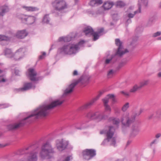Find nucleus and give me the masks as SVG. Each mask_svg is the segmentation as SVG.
<instances>
[{"label": "nucleus", "instance_id": "1", "mask_svg": "<svg viewBox=\"0 0 161 161\" xmlns=\"http://www.w3.org/2000/svg\"><path fill=\"white\" fill-rule=\"evenodd\" d=\"M64 100L60 101L57 100L52 102L50 104H43L39 106L32 112L31 114L21 120L19 123H14L9 125L8 126L9 130H15L26 123H30L34 119L41 117H45L49 112L50 110L54 107L61 104Z\"/></svg>", "mask_w": 161, "mask_h": 161}, {"label": "nucleus", "instance_id": "2", "mask_svg": "<svg viewBox=\"0 0 161 161\" xmlns=\"http://www.w3.org/2000/svg\"><path fill=\"white\" fill-rule=\"evenodd\" d=\"M115 43L116 45L118 46V48L115 54L112 55L111 58L109 59H106L105 61V64H108L110 62L114 63L117 59V56L121 57L126 53L129 52L127 49L124 48L122 45V42L119 39H116L115 40Z\"/></svg>", "mask_w": 161, "mask_h": 161}, {"label": "nucleus", "instance_id": "3", "mask_svg": "<svg viewBox=\"0 0 161 161\" xmlns=\"http://www.w3.org/2000/svg\"><path fill=\"white\" fill-rule=\"evenodd\" d=\"M115 129L113 126H109L107 130H104L100 131L101 134H105L106 138L101 143V145L104 146L107 142H109L111 146L114 147L116 146V141L115 137H113Z\"/></svg>", "mask_w": 161, "mask_h": 161}, {"label": "nucleus", "instance_id": "4", "mask_svg": "<svg viewBox=\"0 0 161 161\" xmlns=\"http://www.w3.org/2000/svg\"><path fill=\"white\" fill-rule=\"evenodd\" d=\"M55 153L54 148L52 147L51 144L49 142H46L42 147L40 156L43 159H48L53 158Z\"/></svg>", "mask_w": 161, "mask_h": 161}, {"label": "nucleus", "instance_id": "5", "mask_svg": "<svg viewBox=\"0 0 161 161\" xmlns=\"http://www.w3.org/2000/svg\"><path fill=\"white\" fill-rule=\"evenodd\" d=\"M90 78V76L88 75H83L78 80H75L71 84H70L64 91L63 96H66L71 93L73 91L75 86L79 83L82 81V82H87Z\"/></svg>", "mask_w": 161, "mask_h": 161}, {"label": "nucleus", "instance_id": "6", "mask_svg": "<svg viewBox=\"0 0 161 161\" xmlns=\"http://www.w3.org/2000/svg\"><path fill=\"white\" fill-rule=\"evenodd\" d=\"M122 123V128L123 131H125L126 128L130 127L131 124L134 123L135 120L134 117L130 116H126L121 119Z\"/></svg>", "mask_w": 161, "mask_h": 161}, {"label": "nucleus", "instance_id": "7", "mask_svg": "<svg viewBox=\"0 0 161 161\" xmlns=\"http://www.w3.org/2000/svg\"><path fill=\"white\" fill-rule=\"evenodd\" d=\"M77 45L69 44L64 45L61 48V52L65 54L71 55L77 52Z\"/></svg>", "mask_w": 161, "mask_h": 161}, {"label": "nucleus", "instance_id": "8", "mask_svg": "<svg viewBox=\"0 0 161 161\" xmlns=\"http://www.w3.org/2000/svg\"><path fill=\"white\" fill-rule=\"evenodd\" d=\"M53 6L55 9L60 11L67 8L68 5L63 0H56L53 3Z\"/></svg>", "mask_w": 161, "mask_h": 161}, {"label": "nucleus", "instance_id": "9", "mask_svg": "<svg viewBox=\"0 0 161 161\" xmlns=\"http://www.w3.org/2000/svg\"><path fill=\"white\" fill-rule=\"evenodd\" d=\"M18 18L22 22L27 25L33 24L36 19V17L34 16H27L23 14L18 15Z\"/></svg>", "mask_w": 161, "mask_h": 161}, {"label": "nucleus", "instance_id": "10", "mask_svg": "<svg viewBox=\"0 0 161 161\" xmlns=\"http://www.w3.org/2000/svg\"><path fill=\"white\" fill-rule=\"evenodd\" d=\"M147 3L148 0H140V1H139L138 4V10L135 11L133 14L130 13L127 14L125 16V17L130 19L133 18L136 14L141 12L142 6H146L147 5Z\"/></svg>", "mask_w": 161, "mask_h": 161}, {"label": "nucleus", "instance_id": "11", "mask_svg": "<svg viewBox=\"0 0 161 161\" xmlns=\"http://www.w3.org/2000/svg\"><path fill=\"white\" fill-rule=\"evenodd\" d=\"M82 153L83 158L86 160L91 159L96 155V151L92 149H87L84 151Z\"/></svg>", "mask_w": 161, "mask_h": 161}, {"label": "nucleus", "instance_id": "12", "mask_svg": "<svg viewBox=\"0 0 161 161\" xmlns=\"http://www.w3.org/2000/svg\"><path fill=\"white\" fill-rule=\"evenodd\" d=\"M68 145V141L61 139L57 141L56 146L59 151H62L67 147Z\"/></svg>", "mask_w": 161, "mask_h": 161}, {"label": "nucleus", "instance_id": "13", "mask_svg": "<svg viewBox=\"0 0 161 161\" xmlns=\"http://www.w3.org/2000/svg\"><path fill=\"white\" fill-rule=\"evenodd\" d=\"M28 75L30 79L32 81H38L39 79L42 78L41 77L36 78L37 72L35 69L33 68H30L28 69Z\"/></svg>", "mask_w": 161, "mask_h": 161}, {"label": "nucleus", "instance_id": "14", "mask_svg": "<svg viewBox=\"0 0 161 161\" xmlns=\"http://www.w3.org/2000/svg\"><path fill=\"white\" fill-rule=\"evenodd\" d=\"M140 129L137 124L133 125L131 128L130 136V138L135 137L140 132Z\"/></svg>", "mask_w": 161, "mask_h": 161}, {"label": "nucleus", "instance_id": "15", "mask_svg": "<svg viewBox=\"0 0 161 161\" xmlns=\"http://www.w3.org/2000/svg\"><path fill=\"white\" fill-rule=\"evenodd\" d=\"M104 31H98V32H95L94 31H83L84 33L86 36L90 35L93 37V40L96 41L99 37V34L102 33Z\"/></svg>", "mask_w": 161, "mask_h": 161}, {"label": "nucleus", "instance_id": "16", "mask_svg": "<svg viewBox=\"0 0 161 161\" xmlns=\"http://www.w3.org/2000/svg\"><path fill=\"white\" fill-rule=\"evenodd\" d=\"M35 87V86L33 85L32 83H26L24 84L23 87L19 89H16L14 90V91L16 92H23L28 90L32 88L34 89Z\"/></svg>", "mask_w": 161, "mask_h": 161}, {"label": "nucleus", "instance_id": "17", "mask_svg": "<svg viewBox=\"0 0 161 161\" xmlns=\"http://www.w3.org/2000/svg\"><path fill=\"white\" fill-rule=\"evenodd\" d=\"M161 117V109H158L150 114L148 117L149 119L159 118Z\"/></svg>", "mask_w": 161, "mask_h": 161}, {"label": "nucleus", "instance_id": "18", "mask_svg": "<svg viewBox=\"0 0 161 161\" xmlns=\"http://www.w3.org/2000/svg\"><path fill=\"white\" fill-rule=\"evenodd\" d=\"M28 33L26 31H18L13 35V37L16 38L21 39L24 38L27 36Z\"/></svg>", "mask_w": 161, "mask_h": 161}, {"label": "nucleus", "instance_id": "19", "mask_svg": "<svg viewBox=\"0 0 161 161\" xmlns=\"http://www.w3.org/2000/svg\"><path fill=\"white\" fill-rule=\"evenodd\" d=\"M37 153L34 151L30 153L28 156L27 161H36L37 159Z\"/></svg>", "mask_w": 161, "mask_h": 161}, {"label": "nucleus", "instance_id": "20", "mask_svg": "<svg viewBox=\"0 0 161 161\" xmlns=\"http://www.w3.org/2000/svg\"><path fill=\"white\" fill-rule=\"evenodd\" d=\"M9 8L6 5L0 7V16H3L5 14L9 11Z\"/></svg>", "mask_w": 161, "mask_h": 161}, {"label": "nucleus", "instance_id": "21", "mask_svg": "<svg viewBox=\"0 0 161 161\" xmlns=\"http://www.w3.org/2000/svg\"><path fill=\"white\" fill-rule=\"evenodd\" d=\"M97 100V98H94L90 101L85 104L82 107V109H87L90 108L93 103Z\"/></svg>", "mask_w": 161, "mask_h": 161}, {"label": "nucleus", "instance_id": "22", "mask_svg": "<svg viewBox=\"0 0 161 161\" xmlns=\"http://www.w3.org/2000/svg\"><path fill=\"white\" fill-rule=\"evenodd\" d=\"M114 4L113 2L108 1L104 3L103 7L105 10H107L110 8Z\"/></svg>", "mask_w": 161, "mask_h": 161}, {"label": "nucleus", "instance_id": "23", "mask_svg": "<svg viewBox=\"0 0 161 161\" xmlns=\"http://www.w3.org/2000/svg\"><path fill=\"white\" fill-rule=\"evenodd\" d=\"M22 7L27 11L33 12L38 10V9L37 7H28L23 6H22Z\"/></svg>", "mask_w": 161, "mask_h": 161}, {"label": "nucleus", "instance_id": "24", "mask_svg": "<svg viewBox=\"0 0 161 161\" xmlns=\"http://www.w3.org/2000/svg\"><path fill=\"white\" fill-rule=\"evenodd\" d=\"M103 3L101 0H92L90 3V5L92 6H94L101 4Z\"/></svg>", "mask_w": 161, "mask_h": 161}, {"label": "nucleus", "instance_id": "25", "mask_svg": "<svg viewBox=\"0 0 161 161\" xmlns=\"http://www.w3.org/2000/svg\"><path fill=\"white\" fill-rule=\"evenodd\" d=\"M4 54L7 57L12 58L14 56L11 49L6 48L4 50Z\"/></svg>", "mask_w": 161, "mask_h": 161}, {"label": "nucleus", "instance_id": "26", "mask_svg": "<svg viewBox=\"0 0 161 161\" xmlns=\"http://www.w3.org/2000/svg\"><path fill=\"white\" fill-rule=\"evenodd\" d=\"M97 113V112L96 113L90 112L88 114L87 117L91 119H96Z\"/></svg>", "mask_w": 161, "mask_h": 161}, {"label": "nucleus", "instance_id": "27", "mask_svg": "<svg viewBox=\"0 0 161 161\" xmlns=\"http://www.w3.org/2000/svg\"><path fill=\"white\" fill-rule=\"evenodd\" d=\"M155 21V18L152 17L149 19L148 21L145 25L146 27H150L151 26Z\"/></svg>", "mask_w": 161, "mask_h": 161}, {"label": "nucleus", "instance_id": "28", "mask_svg": "<svg viewBox=\"0 0 161 161\" xmlns=\"http://www.w3.org/2000/svg\"><path fill=\"white\" fill-rule=\"evenodd\" d=\"M103 101L104 103L105 108L106 111H111V108L110 106L108 104V101L107 99H103Z\"/></svg>", "mask_w": 161, "mask_h": 161}, {"label": "nucleus", "instance_id": "29", "mask_svg": "<svg viewBox=\"0 0 161 161\" xmlns=\"http://www.w3.org/2000/svg\"><path fill=\"white\" fill-rule=\"evenodd\" d=\"M50 19L48 14L44 15L42 20V22L43 24H49Z\"/></svg>", "mask_w": 161, "mask_h": 161}, {"label": "nucleus", "instance_id": "30", "mask_svg": "<svg viewBox=\"0 0 161 161\" xmlns=\"http://www.w3.org/2000/svg\"><path fill=\"white\" fill-rule=\"evenodd\" d=\"M107 118V116L106 115H103L102 114L97 112V115L96 119L99 121L103 119H105Z\"/></svg>", "mask_w": 161, "mask_h": 161}, {"label": "nucleus", "instance_id": "31", "mask_svg": "<svg viewBox=\"0 0 161 161\" xmlns=\"http://www.w3.org/2000/svg\"><path fill=\"white\" fill-rule=\"evenodd\" d=\"M143 109L141 108L139 110L135 112V113H133L131 115V116L132 117H134V119L135 120V118L136 117L139 116L143 112Z\"/></svg>", "mask_w": 161, "mask_h": 161}, {"label": "nucleus", "instance_id": "32", "mask_svg": "<svg viewBox=\"0 0 161 161\" xmlns=\"http://www.w3.org/2000/svg\"><path fill=\"white\" fill-rule=\"evenodd\" d=\"M138 39V37H136L133 39L132 40L130 44V46L131 47L132 49L134 48L136 46V42L137 41Z\"/></svg>", "mask_w": 161, "mask_h": 161}, {"label": "nucleus", "instance_id": "33", "mask_svg": "<svg viewBox=\"0 0 161 161\" xmlns=\"http://www.w3.org/2000/svg\"><path fill=\"white\" fill-rule=\"evenodd\" d=\"M10 37L0 35V41H7L10 40Z\"/></svg>", "mask_w": 161, "mask_h": 161}, {"label": "nucleus", "instance_id": "34", "mask_svg": "<svg viewBox=\"0 0 161 161\" xmlns=\"http://www.w3.org/2000/svg\"><path fill=\"white\" fill-rule=\"evenodd\" d=\"M140 88H139V86L137 85H135L130 90V92L134 93L136 92L138 90L140 89Z\"/></svg>", "mask_w": 161, "mask_h": 161}, {"label": "nucleus", "instance_id": "35", "mask_svg": "<svg viewBox=\"0 0 161 161\" xmlns=\"http://www.w3.org/2000/svg\"><path fill=\"white\" fill-rule=\"evenodd\" d=\"M70 40L71 39L70 38H69L68 37H60L58 39V41L59 42L64 41V42H68L70 41Z\"/></svg>", "mask_w": 161, "mask_h": 161}, {"label": "nucleus", "instance_id": "36", "mask_svg": "<svg viewBox=\"0 0 161 161\" xmlns=\"http://www.w3.org/2000/svg\"><path fill=\"white\" fill-rule=\"evenodd\" d=\"M148 80H146L141 82L139 86V88L141 89L144 86L147 85L148 84Z\"/></svg>", "mask_w": 161, "mask_h": 161}, {"label": "nucleus", "instance_id": "37", "mask_svg": "<svg viewBox=\"0 0 161 161\" xmlns=\"http://www.w3.org/2000/svg\"><path fill=\"white\" fill-rule=\"evenodd\" d=\"M129 103H125L122 107L121 108L122 110L124 112L126 111L129 107Z\"/></svg>", "mask_w": 161, "mask_h": 161}, {"label": "nucleus", "instance_id": "38", "mask_svg": "<svg viewBox=\"0 0 161 161\" xmlns=\"http://www.w3.org/2000/svg\"><path fill=\"white\" fill-rule=\"evenodd\" d=\"M116 5L117 7H122L125 6V4L122 1H118L116 2Z\"/></svg>", "mask_w": 161, "mask_h": 161}, {"label": "nucleus", "instance_id": "39", "mask_svg": "<svg viewBox=\"0 0 161 161\" xmlns=\"http://www.w3.org/2000/svg\"><path fill=\"white\" fill-rule=\"evenodd\" d=\"M85 41L84 40H80L77 44H75V45H77V51L78 50V49L79 48V46L80 47H82L83 46V45L85 43Z\"/></svg>", "mask_w": 161, "mask_h": 161}, {"label": "nucleus", "instance_id": "40", "mask_svg": "<svg viewBox=\"0 0 161 161\" xmlns=\"http://www.w3.org/2000/svg\"><path fill=\"white\" fill-rule=\"evenodd\" d=\"M115 72V71L112 69L110 70L108 73L107 76L108 77L110 78L112 77Z\"/></svg>", "mask_w": 161, "mask_h": 161}, {"label": "nucleus", "instance_id": "41", "mask_svg": "<svg viewBox=\"0 0 161 161\" xmlns=\"http://www.w3.org/2000/svg\"><path fill=\"white\" fill-rule=\"evenodd\" d=\"M2 72V70L0 69V82H4L6 81V80L4 78H2V77L3 76V75L1 74Z\"/></svg>", "mask_w": 161, "mask_h": 161}, {"label": "nucleus", "instance_id": "42", "mask_svg": "<svg viewBox=\"0 0 161 161\" xmlns=\"http://www.w3.org/2000/svg\"><path fill=\"white\" fill-rule=\"evenodd\" d=\"M23 49V48H20L17 51L14 55L17 56L18 55H21V54H22L23 53L22 51Z\"/></svg>", "mask_w": 161, "mask_h": 161}, {"label": "nucleus", "instance_id": "43", "mask_svg": "<svg viewBox=\"0 0 161 161\" xmlns=\"http://www.w3.org/2000/svg\"><path fill=\"white\" fill-rule=\"evenodd\" d=\"M84 30H83L85 31H90L93 30L92 28L90 26L84 25Z\"/></svg>", "mask_w": 161, "mask_h": 161}, {"label": "nucleus", "instance_id": "44", "mask_svg": "<svg viewBox=\"0 0 161 161\" xmlns=\"http://www.w3.org/2000/svg\"><path fill=\"white\" fill-rule=\"evenodd\" d=\"M119 119H114L113 120V124L114 125H116L117 127H118L119 125Z\"/></svg>", "mask_w": 161, "mask_h": 161}, {"label": "nucleus", "instance_id": "45", "mask_svg": "<svg viewBox=\"0 0 161 161\" xmlns=\"http://www.w3.org/2000/svg\"><path fill=\"white\" fill-rule=\"evenodd\" d=\"M114 97V94H109L104 99H107L108 102L109 99H112Z\"/></svg>", "mask_w": 161, "mask_h": 161}, {"label": "nucleus", "instance_id": "46", "mask_svg": "<svg viewBox=\"0 0 161 161\" xmlns=\"http://www.w3.org/2000/svg\"><path fill=\"white\" fill-rule=\"evenodd\" d=\"M112 18L114 20L116 21L119 19V17L118 14H114L113 15Z\"/></svg>", "mask_w": 161, "mask_h": 161}, {"label": "nucleus", "instance_id": "47", "mask_svg": "<svg viewBox=\"0 0 161 161\" xmlns=\"http://www.w3.org/2000/svg\"><path fill=\"white\" fill-rule=\"evenodd\" d=\"M127 63L126 61H125L124 62H122L121 63H120L119 65V67L120 68L121 67H122L124 65H125Z\"/></svg>", "mask_w": 161, "mask_h": 161}, {"label": "nucleus", "instance_id": "48", "mask_svg": "<svg viewBox=\"0 0 161 161\" xmlns=\"http://www.w3.org/2000/svg\"><path fill=\"white\" fill-rule=\"evenodd\" d=\"M161 34V32L159 31L157 32L154 34L153 35V36L154 37H156L157 36H160Z\"/></svg>", "mask_w": 161, "mask_h": 161}, {"label": "nucleus", "instance_id": "49", "mask_svg": "<svg viewBox=\"0 0 161 161\" xmlns=\"http://www.w3.org/2000/svg\"><path fill=\"white\" fill-rule=\"evenodd\" d=\"M125 20L126 22V23L127 24H129L131 22V19H130L127 18L125 17Z\"/></svg>", "mask_w": 161, "mask_h": 161}, {"label": "nucleus", "instance_id": "50", "mask_svg": "<svg viewBox=\"0 0 161 161\" xmlns=\"http://www.w3.org/2000/svg\"><path fill=\"white\" fill-rule=\"evenodd\" d=\"M120 92L121 93L123 94L124 95H125L126 96L128 97L129 96V94L128 92H125L123 91H121Z\"/></svg>", "mask_w": 161, "mask_h": 161}, {"label": "nucleus", "instance_id": "51", "mask_svg": "<svg viewBox=\"0 0 161 161\" xmlns=\"http://www.w3.org/2000/svg\"><path fill=\"white\" fill-rule=\"evenodd\" d=\"M46 53L45 52H43V53L42 54L40 55L39 56V58L40 59H42L43 58V56H44L46 55Z\"/></svg>", "mask_w": 161, "mask_h": 161}, {"label": "nucleus", "instance_id": "52", "mask_svg": "<svg viewBox=\"0 0 161 161\" xmlns=\"http://www.w3.org/2000/svg\"><path fill=\"white\" fill-rule=\"evenodd\" d=\"M103 92H100L99 94L95 98H97V100L103 94Z\"/></svg>", "mask_w": 161, "mask_h": 161}, {"label": "nucleus", "instance_id": "53", "mask_svg": "<svg viewBox=\"0 0 161 161\" xmlns=\"http://www.w3.org/2000/svg\"><path fill=\"white\" fill-rule=\"evenodd\" d=\"M78 75V72L76 70H75L73 73V76L77 75Z\"/></svg>", "mask_w": 161, "mask_h": 161}, {"label": "nucleus", "instance_id": "54", "mask_svg": "<svg viewBox=\"0 0 161 161\" xmlns=\"http://www.w3.org/2000/svg\"><path fill=\"white\" fill-rule=\"evenodd\" d=\"M157 141V140L156 139H154L151 143L150 146H152L153 144L156 143Z\"/></svg>", "mask_w": 161, "mask_h": 161}, {"label": "nucleus", "instance_id": "55", "mask_svg": "<svg viewBox=\"0 0 161 161\" xmlns=\"http://www.w3.org/2000/svg\"><path fill=\"white\" fill-rule=\"evenodd\" d=\"M19 70L17 69H15V74L17 75H19Z\"/></svg>", "mask_w": 161, "mask_h": 161}, {"label": "nucleus", "instance_id": "56", "mask_svg": "<svg viewBox=\"0 0 161 161\" xmlns=\"http://www.w3.org/2000/svg\"><path fill=\"white\" fill-rule=\"evenodd\" d=\"M161 136V134L160 133H158L156 134L155 136L156 138H159Z\"/></svg>", "mask_w": 161, "mask_h": 161}, {"label": "nucleus", "instance_id": "57", "mask_svg": "<svg viewBox=\"0 0 161 161\" xmlns=\"http://www.w3.org/2000/svg\"><path fill=\"white\" fill-rule=\"evenodd\" d=\"M157 76L159 78H161V72H158L157 75Z\"/></svg>", "mask_w": 161, "mask_h": 161}, {"label": "nucleus", "instance_id": "58", "mask_svg": "<svg viewBox=\"0 0 161 161\" xmlns=\"http://www.w3.org/2000/svg\"><path fill=\"white\" fill-rule=\"evenodd\" d=\"M112 103H114L116 102V100L115 98H114V97L112 99Z\"/></svg>", "mask_w": 161, "mask_h": 161}, {"label": "nucleus", "instance_id": "59", "mask_svg": "<svg viewBox=\"0 0 161 161\" xmlns=\"http://www.w3.org/2000/svg\"><path fill=\"white\" fill-rule=\"evenodd\" d=\"M104 30V29L103 27H101L100 28L98 29L97 30L101 31V30Z\"/></svg>", "mask_w": 161, "mask_h": 161}, {"label": "nucleus", "instance_id": "60", "mask_svg": "<svg viewBox=\"0 0 161 161\" xmlns=\"http://www.w3.org/2000/svg\"><path fill=\"white\" fill-rule=\"evenodd\" d=\"M84 127L83 126H82L80 127H77L76 128L78 129H80V130H81V129H82L83 128H84Z\"/></svg>", "mask_w": 161, "mask_h": 161}, {"label": "nucleus", "instance_id": "61", "mask_svg": "<svg viewBox=\"0 0 161 161\" xmlns=\"http://www.w3.org/2000/svg\"><path fill=\"white\" fill-rule=\"evenodd\" d=\"M114 24L112 22L110 23V25L111 26L114 27Z\"/></svg>", "mask_w": 161, "mask_h": 161}, {"label": "nucleus", "instance_id": "62", "mask_svg": "<svg viewBox=\"0 0 161 161\" xmlns=\"http://www.w3.org/2000/svg\"><path fill=\"white\" fill-rule=\"evenodd\" d=\"M143 29L142 28V27H140V26H138V27H137V29L138 30H141V29Z\"/></svg>", "mask_w": 161, "mask_h": 161}, {"label": "nucleus", "instance_id": "63", "mask_svg": "<svg viewBox=\"0 0 161 161\" xmlns=\"http://www.w3.org/2000/svg\"><path fill=\"white\" fill-rule=\"evenodd\" d=\"M6 146V145H3L0 144V147H3Z\"/></svg>", "mask_w": 161, "mask_h": 161}, {"label": "nucleus", "instance_id": "64", "mask_svg": "<svg viewBox=\"0 0 161 161\" xmlns=\"http://www.w3.org/2000/svg\"><path fill=\"white\" fill-rule=\"evenodd\" d=\"M131 142V141H128L127 142V145H129V144H130Z\"/></svg>", "mask_w": 161, "mask_h": 161}]
</instances>
